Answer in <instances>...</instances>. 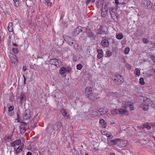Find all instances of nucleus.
I'll use <instances>...</instances> for the list:
<instances>
[{
    "label": "nucleus",
    "instance_id": "1",
    "mask_svg": "<svg viewBox=\"0 0 155 155\" xmlns=\"http://www.w3.org/2000/svg\"><path fill=\"white\" fill-rule=\"evenodd\" d=\"M61 124L60 122L57 123L56 124L51 125L50 124H48L45 130L47 131L49 130L48 135H51V133L53 130H60L61 128Z\"/></svg>",
    "mask_w": 155,
    "mask_h": 155
},
{
    "label": "nucleus",
    "instance_id": "2",
    "mask_svg": "<svg viewBox=\"0 0 155 155\" xmlns=\"http://www.w3.org/2000/svg\"><path fill=\"white\" fill-rule=\"evenodd\" d=\"M111 142L114 143V144H116L118 146L121 144V146L123 147L127 146L128 144L127 140H121L119 138L115 139L112 140Z\"/></svg>",
    "mask_w": 155,
    "mask_h": 155
},
{
    "label": "nucleus",
    "instance_id": "3",
    "mask_svg": "<svg viewBox=\"0 0 155 155\" xmlns=\"http://www.w3.org/2000/svg\"><path fill=\"white\" fill-rule=\"evenodd\" d=\"M114 82L118 85L121 84L124 82V79L120 75L117 74L114 77Z\"/></svg>",
    "mask_w": 155,
    "mask_h": 155
},
{
    "label": "nucleus",
    "instance_id": "4",
    "mask_svg": "<svg viewBox=\"0 0 155 155\" xmlns=\"http://www.w3.org/2000/svg\"><path fill=\"white\" fill-rule=\"evenodd\" d=\"M143 102L140 105V107L144 110H146L149 108V104L150 99L146 98L143 100Z\"/></svg>",
    "mask_w": 155,
    "mask_h": 155
},
{
    "label": "nucleus",
    "instance_id": "5",
    "mask_svg": "<svg viewBox=\"0 0 155 155\" xmlns=\"http://www.w3.org/2000/svg\"><path fill=\"white\" fill-rule=\"evenodd\" d=\"M63 38L65 41L70 45H73L74 43L75 42V41L74 39L68 36L64 35L63 36Z\"/></svg>",
    "mask_w": 155,
    "mask_h": 155
},
{
    "label": "nucleus",
    "instance_id": "6",
    "mask_svg": "<svg viewBox=\"0 0 155 155\" xmlns=\"http://www.w3.org/2000/svg\"><path fill=\"white\" fill-rule=\"evenodd\" d=\"M142 3L145 8L148 9H150L151 8L153 5L149 0H143Z\"/></svg>",
    "mask_w": 155,
    "mask_h": 155
},
{
    "label": "nucleus",
    "instance_id": "7",
    "mask_svg": "<svg viewBox=\"0 0 155 155\" xmlns=\"http://www.w3.org/2000/svg\"><path fill=\"white\" fill-rule=\"evenodd\" d=\"M106 3L104 2L102 3L101 15L102 17H105L107 15Z\"/></svg>",
    "mask_w": 155,
    "mask_h": 155
},
{
    "label": "nucleus",
    "instance_id": "8",
    "mask_svg": "<svg viewBox=\"0 0 155 155\" xmlns=\"http://www.w3.org/2000/svg\"><path fill=\"white\" fill-rule=\"evenodd\" d=\"M107 113V111L103 109H101L99 110H96L94 112V114L98 117L103 116Z\"/></svg>",
    "mask_w": 155,
    "mask_h": 155
},
{
    "label": "nucleus",
    "instance_id": "9",
    "mask_svg": "<svg viewBox=\"0 0 155 155\" xmlns=\"http://www.w3.org/2000/svg\"><path fill=\"white\" fill-rule=\"evenodd\" d=\"M84 28L81 26H78L72 31V35L73 36L78 35L80 32L82 31L83 29Z\"/></svg>",
    "mask_w": 155,
    "mask_h": 155
},
{
    "label": "nucleus",
    "instance_id": "10",
    "mask_svg": "<svg viewBox=\"0 0 155 155\" xmlns=\"http://www.w3.org/2000/svg\"><path fill=\"white\" fill-rule=\"evenodd\" d=\"M31 116V112L30 110H27L25 111L24 115V118L25 119H29Z\"/></svg>",
    "mask_w": 155,
    "mask_h": 155
},
{
    "label": "nucleus",
    "instance_id": "11",
    "mask_svg": "<svg viewBox=\"0 0 155 155\" xmlns=\"http://www.w3.org/2000/svg\"><path fill=\"white\" fill-rule=\"evenodd\" d=\"M60 61L58 59L56 58L52 59L48 61V63L54 65L57 67Z\"/></svg>",
    "mask_w": 155,
    "mask_h": 155
},
{
    "label": "nucleus",
    "instance_id": "12",
    "mask_svg": "<svg viewBox=\"0 0 155 155\" xmlns=\"http://www.w3.org/2000/svg\"><path fill=\"white\" fill-rule=\"evenodd\" d=\"M85 31L84 32L87 33L89 37L93 39H95V36L91 30L88 28H85Z\"/></svg>",
    "mask_w": 155,
    "mask_h": 155
},
{
    "label": "nucleus",
    "instance_id": "13",
    "mask_svg": "<svg viewBox=\"0 0 155 155\" xmlns=\"http://www.w3.org/2000/svg\"><path fill=\"white\" fill-rule=\"evenodd\" d=\"M150 123H147L143 124L142 126H138V127L139 129H144V128H146L147 130H150L151 128Z\"/></svg>",
    "mask_w": 155,
    "mask_h": 155
},
{
    "label": "nucleus",
    "instance_id": "14",
    "mask_svg": "<svg viewBox=\"0 0 155 155\" xmlns=\"http://www.w3.org/2000/svg\"><path fill=\"white\" fill-rule=\"evenodd\" d=\"M119 114L123 115L124 114L128 115V111L125 109L118 108Z\"/></svg>",
    "mask_w": 155,
    "mask_h": 155
},
{
    "label": "nucleus",
    "instance_id": "15",
    "mask_svg": "<svg viewBox=\"0 0 155 155\" xmlns=\"http://www.w3.org/2000/svg\"><path fill=\"white\" fill-rule=\"evenodd\" d=\"M18 45L16 43L13 44V47L12 48V50L14 54L17 53L18 52Z\"/></svg>",
    "mask_w": 155,
    "mask_h": 155
},
{
    "label": "nucleus",
    "instance_id": "16",
    "mask_svg": "<svg viewBox=\"0 0 155 155\" xmlns=\"http://www.w3.org/2000/svg\"><path fill=\"white\" fill-rule=\"evenodd\" d=\"M10 60L12 62L14 63V64H16L18 63V61L15 56L13 55L10 58Z\"/></svg>",
    "mask_w": 155,
    "mask_h": 155
},
{
    "label": "nucleus",
    "instance_id": "17",
    "mask_svg": "<svg viewBox=\"0 0 155 155\" xmlns=\"http://www.w3.org/2000/svg\"><path fill=\"white\" fill-rule=\"evenodd\" d=\"M21 147H18L16 149L15 148H14V154L15 155H18L19 154V153H20L23 150L21 149L20 148Z\"/></svg>",
    "mask_w": 155,
    "mask_h": 155
},
{
    "label": "nucleus",
    "instance_id": "18",
    "mask_svg": "<svg viewBox=\"0 0 155 155\" xmlns=\"http://www.w3.org/2000/svg\"><path fill=\"white\" fill-rule=\"evenodd\" d=\"M61 112L62 115L65 117L66 118H70L69 116L67 114V113L65 109L63 108L61 109Z\"/></svg>",
    "mask_w": 155,
    "mask_h": 155
},
{
    "label": "nucleus",
    "instance_id": "19",
    "mask_svg": "<svg viewBox=\"0 0 155 155\" xmlns=\"http://www.w3.org/2000/svg\"><path fill=\"white\" fill-rule=\"evenodd\" d=\"M67 71L69 72V71H68L66 68L63 67L61 68L59 71V73L61 74H64Z\"/></svg>",
    "mask_w": 155,
    "mask_h": 155
},
{
    "label": "nucleus",
    "instance_id": "20",
    "mask_svg": "<svg viewBox=\"0 0 155 155\" xmlns=\"http://www.w3.org/2000/svg\"><path fill=\"white\" fill-rule=\"evenodd\" d=\"M87 96L89 99L92 101H94L96 98L95 95L93 93L88 94Z\"/></svg>",
    "mask_w": 155,
    "mask_h": 155
},
{
    "label": "nucleus",
    "instance_id": "21",
    "mask_svg": "<svg viewBox=\"0 0 155 155\" xmlns=\"http://www.w3.org/2000/svg\"><path fill=\"white\" fill-rule=\"evenodd\" d=\"M97 51L98 53L97 57L99 59L101 58L103 56V51L102 50L100 49H97Z\"/></svg>",
    "mask_w": 155,
    "mask_h": 155
},
{
    "label": "nucleus",
    "instance_id": "22",
    "mask_svg": "<svg viewBox=\"0 0 155 155\" xmlns=\"http://www.w3.org/2000/svg\"><path fill=\"white\" fill-rule=\"evenodd\" d=\"M12 136H5L4 139L5 142H10L12 141Z\"/></svg>",
    "mask_w": 155,
    "mask_h": 155
},
{
    "label": "nucleus",
    "instance_id": "23",
    "mask_svg": "<svg viewBox=\"0 0 155 155\" xmlns=\"http://www.w3.org/2000/svg\"><path fill=\"white\" fill-rule=\"evenodd\" d=\"M99 123L100 124H103L102 126V127L103 128H105L107 125L106 124V123L105 122V120L103 119H101L99 121Z\"/></svg>",
    "mask_w": 155,
    "mask_h": 155
},
{
    "label": "nucleus",
    "instance_id": "24",
    "mask_svg": "<svg viewBox=\"0 0 155 155\" xmlns=\"http://www.w3.org/2000/svg\"><path fill=\"white\" fill-rule=\"evenodd\" d=\"M85 91L86 93L88 94H91L92 91V89L91 87H87L86 88Z\"/></svg>",
    "mask_w": 155,
    "mask_h": 155
},
{
    "label": "nucleus",
    "instance_id": "25",
    "mask_svg": "<svg viewBox=\"0 0 155 155\" xmlns=\"http://www.w3.org/2000/svg\"><path fill=\"white\" fill-rule=\"evenodd\" d=\"M8 29L9 31L10 32H12L13 31V29L12 28V23H9L8 26Z\"/></svg>",
    "mask_w": 155,
    "mask_h": 155
},
{
    "label": "nucleus",
    "instance_id": "26",
    "mask_svg": "<svg viewBox=\"0 0 155 155\" xmlns=\"http://www.w3.org/2000/svg\"><path fill=\"white\" fill-rule=\"evenodd\" d=\"M116 92H110L107 94V96L111 98H115Z\"/></svg>",
    "mask_w": 155,
    "mask_h": 155
},
{
    "label": "nucleus",
    "instance_id": "27",
    "mask_svg": "<svg viewBox=\"0 0 155 155\" xmlns=\"http://www.w3.org/2000/svg\"><path fill=\"white\" fill-rule=\"evenodd\" d=\"M73 155H80L79 152L74 148L71 150Z\"/></svg>",
    "mask_w": 155,
    "mask_h": 155
},
{
    "label": "nucleus",
    "instance_id": "28",
    "mask_svg": "<svg viewBox=\"0 0 155 155\" xmlns=\"http://www.w3.org/2000/svg\"><path fill=\"white\" fill-rule=\"evenodd\" d=\"M115 98H117L118 101L122 97V94L116 92Z\"/></svg>",
    "mask_w": 155,
    "mask_h": 155
},
{
    "label": "nucleus",
    "instance_id": "29",
    "mask_svg": "<svg viewBox=\"0 0 155 155\" xmlns=\"http://www.w3.org/2000/svg\"><path fill=\"white\" fill-rule=\"evenodd\" d=\"M119 111L118 108L114 109L111 111V113L112 114H119Z\"/></svg>",
    "mask_w": 155,
    "mask_h": 155
},
{
    "label": "nucleus",
    "instance_id": "30",
    "mask_svg": "<svg viewBox=\"0 0 155 155\" xmlns=\"http://www.w3.org/2000/svg\"><path fill=\"white\" fill-rule=\"evenodd\" d=\"M101 44L103 46L106 47V39H104L102 40L101 41Z\"/></svg>",
    "mask_w": 155,
    "mask_h": 155
},
{
    "label": "nucleus",
    "instance_id": "31",
    "mask_svg": "<svg viewBox=\"0 0 155 155\" xmlns=\"http://www.w3.org/2000/svg\"><path fill=\"white\" fill-rule=\"evenodd\" d=\"M110 12L111 15H113V13L115 15V14L116 13V9L115 8H112V9L110 11Z\"/></svg>",
    "mask_w": 155,
    "mask_h": 155
},
{
    "label": "nucleus",
    "instance_id": "32",
    "mask_svg": "<svg viewBox=\"0 0 155 155\" xmlns=\"http://www.w3.org/2000/svg\"><path fill=\"white\" fill-rule=\"evenodd\" d=\"M123 37V35L122 34H119L116 35V38L118 39H121Z\"/></svg>",
    "mask_w": 155,
    "mask_h": 155
},
{
    "label": "nucleus",
    "instance_id": "33",
    "mask_svg": "<svg viewBox=\"0 0 155 155\" xmlns=\"http://www.w3.org/2000/svg\"><path fill=\"white\" fill-rule=\"evenodd\" d=\"M73 46L74 47V48L76 49L79 50L78 44V43H75V42H74L73 44Z\"/></svg>",
    "mask_w": 155,
    "mask_h": 155
},
{
    "label": "nucleus",
    "instance_id": "34",
    "mask_svg": "<svg viewBox=\"0 0 155 155\" xmlns=\"http://www.w3.org/2000/svg\"><path fill=\"white\" fill-rule=\"evenodd\" d=\"M135 72L136 75L137 76H139L140 74V70L137 68L135 69Z\"/></svg>",
    "mask_w": 155,
    "mask_h": 155
},
{
    "label": "nucleus",
    "instance_id": "35",
    "mask_svg": "<svg viewBox=\"0 0 155 155\" xmlns=\"http://www.w3.org/2000/svg\"><path fill=\"white\" fill-rule=\"evenodd\" d=\"M21 141L20 139L14 141V142L15 143V144H16V145H19L21 143Z\"/></svg>",
    "mask_w": 155,
    "mask_h": 155
},
{
    "label": "nucleus",
    "instance_id": "36",
    "mask_svg": "<svg viewBox=\"0 0 155 155\" xmlns=\"http://www.w3.org/2000/svg\"><path fill=\"white\" fill-rule=\"evenodd\" d=\"M25 97V95L24 94H21L20 95L19 98L21 100V101H22L24 100V98Z\"/></svg>",
    "mask_w": 155,
    "mask_h": 155
},
{
    "label": "nucleus",
    "instance_id": "37",
    "mask_svg": "<svg viewBox=\"0 0 155 155\" xmlns=\"http://www.w3.org/2000/svg\"><path fill=\"white\" fill-rule=\"evenodd\" d=\"M140 83L141 85H143L144 84V79L143 78H141L140 79Z\"/></svg>",
    "mask_w": 155,
    "mask_h": 155
},
{
    "label": "nucleus",
    "instance_id": "38",
    "mask_svg": "<svg viewBox=\"0 0 155 155\" xmlns=\"http://www.w3.org/2000/svg\"><path fill=\"white\" fill-rule=\"evenodd\" d=\"M131 104V103L130 102H126L124 103V105L126 107H129L130 106V105Z\"/></svg>",
    "mask_w": 155,
    "mask_h": 155
},
{
    "label": "nucleus",
    "instance_id": "39",
    "mask_svg": "<svg viewBox=\"0 0 155 155\" xmlns=\"http://www.w3.org/2000/svg\"><path fill=\"white\" fill-rule=\"evenodd\" d=\"M26 124L24 123H22L20 126V128L25 129V125Z\"/></svg>",
    "mask_w": 155,
    "mask_h": 155
},
{
    "label": "nucleus",
    "instance_id": "40",
    "mask_svg": "<svg viewBox=\"0 0 155 155\" xmlns=\"http://www.w3.org/2000/svg\"><path fill=\"white\" fill-rule=\"evenodd\" d=\"M130 51V48L128 47H127L125 48L124 50V52L125 54H128Z\"/></svg>",
    "mask_w": 155,
    "mask_h": 155
},
{
    "label": "nucleus",
    "instance_id": "41",
    "mask_svg": "<svg viewBox=\"0 0 155 155\" xmlns=\"http://www.w3.org/2000/svg\"><path fill=\"white\" fill-rule=\"evenodd\" d=\"M102 32L103 31H102L101 29V28H99L97 30L96 33L98 35L101 34Z\"/></svg>",
    "mask_w": 155,
    "mask_h": 155
},
{
    "label": "nucleus",
    "instance_id": "42",
    "mask_svg": "<svg viewBox=\"0 0 155 155\" xmlns=\"http://www.w3.org/2000/svg\"><path fill=\"white\" fill-rule=\"evenodd\" d=\"M82 68V65L81 64H79L77 65V68L78 70H81Z\"/></svg>",
    "mask_w": 155,
    "mask_h": 155
},
{
    "label": "nucleus",
    "instance_id": "43",
    "mask_svg": "<svg viewBox=\"0 0 155 155\" xmlns=\"http://www.w3.org/2000/svg\"><path fill=\"white\" fill-rule=\"evenodd\" d=\"M14 106H11L9 107H8V111L10 112L12 110H13L14 109Z\"/></svg>",
    "mask_w": 155,
    "mask_h": 155
},
{
    "label": "nucleus",
    "instance_id": "44",
    "mask_svg": "<svg viewBox=\"0 0 155 155\" xmlns=\"http://www.w3.org/2000/svg\"><path fill=\"white\" fill-rule=\"evenodd\" d=\"M50 1L51 0H46L47 5L50 6H51V3L50 2Z\"/></svg>",
    "mask_w": 155,
    "mask_h": 155
},
{
    "label": "nucleus",
    "instance_id": "45",
    "mask_svg": "<svg viewBox=\"0 0 155 155\" xmlns=\"http://www.w3.org/2000/svg\"><path fill=\"white\" fill-rule=\"evenodd\" d=\"M86 0V3L87 5H88L90 2H95V0Z\"/></svg>",
    "mask_w": 155,
    "mask_h": 155
},
{
    "label": "nucleus",
    "instance_id": "46",
    "mask_svg": "<svg viewBox=\"0 0 155 155\" xmlns=\"http://www.w3.org/2000/svg\"><path fill=\"white\" fill-rule=\"evenodd\" d=\"M101 132L102 135L107 136V132L106 130L104 131L102 130L101 131Z\"/></svg>",
    "mask_w": 155,
    "mask_h": 155
},
{
    "label": "nucleus",
    "instance_id": "47",
    "mask_svg": "<svg viewBox=\"0 0 155 155\" xmlns=\"http://www.w3.org/2000/svg\"><path fill=\"white\" fill-rule=\"evenodd\" d=\"M143 41L145 43H147L149 42V40L147 38H143Z\"/></svg>",
    "mask_w": 155,
    "mask_h": 155
},
{
    "label": "nucleus",
    "instance_id": "48",
    "mask_svg": "<svg viewBox=\"0 0 155 155\" xmlns=\"http://www.w3.org/2000/svg\"><path fill=\"white\" fill-rule=\"evenodd\" d=\"M20 133L22 135V134H23L25 133V129H22L21 128H20Z\"/></svg>",
    "mask_w": 155,
    "mask_h": 155
},
{
    "label": "nucleus",
    "instance_id": "49",
    "mask_svg": "<svg viewBox=\"0 0 155 155\" xmlns=\"http://www.w3.org/2000/svg\"><path fill=\"white\" fill-rule=\"evenodd\" d=\"M112 54V53L110 51H107V56H110Z\"/></svg>",
    "mask_w": 155,
    "mask_h": 155
},
{
    "label": "nucleus",
    "instance_id": "50",
    "mask_svg": "<svg viewBox=\"0 0 155 155\" xmlns=\"http://www.w3.org/2000/svg\"><path fill=\"white\" fill-rule=\"evenodd\" d=\"M18 147H21L20 148L22 150H23V149L24 148V144L23 143H21V145L20 146H19Z\"/></svg>",
    "mask_w": 155,
    "mask_h": 155
},
{
    "label": "nucleus",
    "instance_id": "51",
    "mask_svg": "<svg viewBox=\"0 0 155 155\" xmlns=\"http://www.w3.org/2000/svg\"><path fill=\"white\" fill-rule=\"evenodd\" d=\"M129 108L130 110H134V107L131 104L130 105Z\"/></svg>",
    "mask_w": 155,
    "mask_h": 155
},
{
    "label": "nucleus",
    "instance_id": "52",
    "mask_svg": "<svg viewBox=\"0 0 155 155\" xmlns=\"http://www.w3.org/2000/svg\"><path fill=\"white\" fill-rule=\"evenodd\" d=\"M11 145L12 146H13V147H15L16 146L14 141L11 142Z\"/></svg>",
    "mask_w": 155,
    "mask_h": 155
},
{
    "label": "nucleus",
    "instance_id": "53",
    "mask_svg": "<svg viewBox=\"0 0 155 155\" xmlns=\"http://www.w3.org/2000/svg\"><path fill=\"white\" fill-rule=\"evenodd\" d=\"M115 3L116 5H118L120 4L118 2V0H115Z\"/></svg>",
    "mask_w": 155,
    "mask_h": 155
},
{
    "label": "nucleus",
    "instance_id": "54",
    "mask_svg": "<svg viewBox=\"0 0 155 155\" xmlns=\"http://www.w3.org/2000/svg\"><path fill=\"white\" fill-rule=\"evenodd\" d=\"M23 71H25L26 70V66H24L22 68Z\"/></svg>",
    "mask_w": 155,
    "mask_h": 155
},
{
    "label": "nucleus",
    "instance_id": "55",
    "mask_svg": "<svg viewBox=\"0 0 155 155\" xmlns=\"http://www.w3.org/2000/svg\"><path fill=\"white\" fill-rule=\"evenodd\" d=\"M31 154H32V153L31 152H30L28 151V152H27L26 155H31Z\"/></svg>",
    "mask_w": 155,
    "mask_h": 155
},
{
    "label": "nucleus",
    "instance_id": "56",
    "mask_svg": "<svg viewBox=\"0 0 155 155\" xmlns=\"http://www.w3.org/2000/svg\"><path fill=\"white\" fill-rule=\"evenodd\" d=\"M153 134H155V131H153L152 132H151L150 133V135Z\"/></svg>",
    "mask_w": 155,
    "mask_h": 155
},
{
    "label": "nucleus",
    "instance_id": "57",
    "mask_svg": "<svg viewBox=\"0 0 155 155\" xmlns=\"http://www.w3.org/2000/svg\"><path fill=\"white\" fill-rule=\"evenodd\" d=\"M151 106L155 110V104H152L151 105Z\"/></svg>",
    "mask_w": 155,
    "mask_h": 155
},
{
    "label": "nucleus",
    "instance_id": "58",
    "mask_svg": "<svg viewBox=\"0 0 155 155\" xmlns=\"http://www.w3.org/2000/svg\"><path fill=\"white\" fill-rule=\"evenodd\" d=\"M17 120H18V122H20L21 121V118L19 117V118H17Z\"/></svg>",
    "mask_w": 155,
    "mask_h": 155
},
{
    "label": "nucleus",
    "instance_id": "59",
    "mask_svg": "<svg viewBox=\"0 0 155 155\" xmlns=\"http://www.w3.org/2000/svg\"><path fill=\"white\" fill-rule=\"evenodd\" d=\"M150 125L152 126H155V123H153L152 124H150Z\"/></svg>",
    "mask_w": 155,
    "mask_h": 155
},
{
    "label": "nucleus",
    "instance_id": "60",
    "mask_svg": "<svg viewBox=\"0 0 155 155\" xmlns=\"http://www.w3.org/2000/svg\"><path fill=\"white\" fill-rule=\"evenodd\" d=\"M17 118H19L20 117V116L19 114H18V113L17 114Z\"/></svg>",
    "mask_w": 155,
    "mask_h": 155
},
{
    "label": "nucleus",
    "instance_id": "61",
    "mask_svg": "<svg viewBox=\"0 0 155 155\" xmlns=\"http://www.w3.org/2000/svg\"><path fill=\"white\" fill-rule=\"evenodd\" d=\"M23 77L24 78V81H26V79L25 78V77L24 75H23Z\"/></svg>",
    "mask_w": 155,
    "mask_h": 155
},
{
    "label": "nucleus",
    "instance_id": "62",
    "mask_svg": "<svg viewBox=\"0 0 155 155\" xmlns=\"http://www.w3.org/2000/svg\"><path fill=\"white\" fill-rule=\"evenodd\" d=\"M85 155H90L88 153H85Z\"/></svg>",
    "mask_w": 155,
    "mask_h": 155
},
{
    "label": "nucleus",
    "instance_id": "63",
    "mask_svg": "<svg viewBox=\"0 0 155 155\" xmlns=\"http://www.w3.org/2000/svg\"><path fill=\"white\" fill-rule=\"evenodd\" d=\"M115 123L114 122H113L112 123H111V124H114Z\"/></svg>",
    "mask_w": 155,
    "mask_h": 155
},
{
    "label": "nucleus",
    "instance_id": "64",
    "mask_svg": "<svg viewBox=\"0 0 155 155\" xmlns=\"http://www.w3.org/2000/svg\"><path fill=\"white\" fill-rule=\"evenodd\" d=\"M154 139L155 140V136H153Z\"/></svg>",
    "mask_w": 155,
    "mask_h": 155
}]
</instances>
